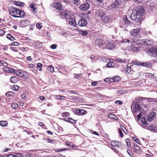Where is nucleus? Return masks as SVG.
Here are the masks:
<instances>
[{"mask_svg": "<svg viewBox=\"0 0 157 157\" xmlns=\"http://www.w3.org/2000/svg\"><path fill=\"white\" fill-rule=\"evenodd\" d=\"M7 37L8 39L12 41H13L15 40V38L10 34L7 35Z\"/></svg>", "mask_w": 157, "mask_h": 157, "instance_id": "c9c22d12", "label": "nucleus"}, {"mask_svg": "<svg viewBox=\"0 0 157 157\" xmlns=\"http://www.w3.org/2000/svg\"><path fill=\"white\" fill-rule=\"evenodd\" d=\"M57 45L56 44H52L51 46V48L53 49H55L56 48Z\"/></svg>", "mask_w": 157, "mask_h": 157, "instance_id": "338daca9", "label": "nucleus"}, {"mask_svg": "<svg viewBox=\"0 0 157 157\" xmlns=\"http://www.w3.org/2000/svg\"><path fill=\"white\" fill-rule=\"evenodd\" d=\"M145 99H147V98H143V97H139L137 98V101L140 103L141 101L143 100H144Z\"/></svg>", "mask_w": 157, "mask_h": 157, "instance_id": "09e8293b", "label": "nucleus"}, {"mask_svg": "<svg viewBox=\"0 0 157 157\" xmlns=\"http://www.w3.org/2000/svg\"><path fill=\"white\" fill-rule=\"evenodd\" d=\"M133 139L134 140L137 144H139V140L137 139L135 137H133Z\"/></svg>", "mask_w": 157, "mask_h": 157, "instance_id": "052dcab7", "label": "nucleus"}, {"mask_svg": "<svg viewBox=\"0 0 157 157\" xmlns=\"http://www.w3.org/2000/svg\"><path fill=\"white\" fill-rule=\"evenodd\" d=\"M97 13L98 15L100 17H102L104 16V13L102 10H98Z\"/></svg>", "mask_w": 157, "mask_h": 157, "instance_id": "c756f323", "label": "nucleus"}, {"mask_svg": "<svg viewBox=\"0 0 157 157\" xmlns=\"http://www.w3.org/2000/svg\"><path fill=\"white\" fill-rule=\"evenodd\" d=\"M143 78H147L152 77V75L150 73H144L142 72H140L139 74Z\"/></svg>", "mask_w": 157, "mask_h": 157, "instance_id": "dca6fc26", "label": "nucleus"}, {"mask_svg": "<svg viewBox=\"0 0 157 157\" xmlns=\"http://www.w3.org/2000/svg\"><path fill=\"white\" fill-rule=\"evenodd\" d=\"M8 65V64L6 62H2V66H3L5 67H6Z\"/></svg>", "mask_w": 157, "mask_h": 157, "instance_id": "e2e57ef3", "label": "nucleus"}, {"mask_svg": "<svg viewBox=\"0 0 157 157\" xmlns=\"http://www.w3.org/2000/svg\"><path fill=\"white\" fill-rule=\"evenodd\" d=\"M34 130L33 129H31L30 130H28L26 131L27 133L28 134L30 135L33 133Z\"/></svg>", "mask_w": 157, "mask_h": 157, "instance_id": "603ef678", "label": "nucleus"}, {"mask_svg": "<svg viewBox=\"0 0 157 157\" xmlns=\"http://www.w3.org/2000/svg\"><path fill=\"white\" fill-rule=\"evenodd\" d=\"M15 157H22V156L21 154L20 153H17L16 154V155L15 156Z\"/></svg>", "mask_w": 157, "mask_h": 157, "instance_id": "0e129e2a", "label": "nucleus"}, {"mask_svg": "<svg viewBox=\"0 0 157 157\" xmlns=\"http://www.w3.org/2000/svg\"><path fill=\"white\" fill-rule=\"evenodd\" d=\"M11 44L12 46H19L20 45V44L17 42H13Z\"/></svg>", "mask_w": 157, "mask_h": 157, "instance_id": "8fccbe9b", "label": "nucleus"}, {"mask_svg": "<svg viewBox=\"0 0 157 157\" xmlns=\"http://www.w3.org/2000/svg\"><path fill=\"white\" fill-rule=\"evenodd\" d=\"M95 46L98 50L100 48L103 49L105 48L111 50L114 47V43L112 41L108 42L106 44L104 41L98 39L95 41Z\"/></svg>", "mask_w": 157, "mask_h": 157, "instance_id": "f257e3e1", "label": "nucleus"}, {"mask_svg": "<svg viewBox=\"0 0 157 157\" xmlns=\"http://www.w3.org/2000/svg\"><path fill=\"white\" fill-rule=\"evenodd\" d=\"M139 16L138 13H137V11L135 10H133L132 13L131 15L130 18L131 19L135 20Z\"/></svg>", "mask_w": 157, "mask_h": 157, "instance_id": "9b49d317", "label": "nucleus"}, {"mask_svg": "<svg viewBox=\"0 0 157 157\" xmlns=\"http://www.w3.org/2000/svg\"><path fill=\"white\" fill-rule=\"evenodd\" d=\"M53 7L55 9L59 10H61L62 9V6L61 4L55 2L53 4Z\"/></svg>", "mask_w": 157, "mask_h": 157, "instance_id": "a211bd4d", "label": "nucleus"}, {"mask_svg": "<svg viewBox=\"0 0 157 157\" xmlns=\"http://www.w3.org/2000/svg\"><path fill=\"white\" fill-rule=\"evenodd\" d=\"M90 6V5L89 3L86 2L81 5L79 6V9L81 11H86L89 9Z\"/></svg>", "mask_w": 157, "mask_h": 157, "instance_id": "423d86ee", "label": "nucleus"}, {"mask_svg": "<svg viewBox=\"0 0 157 157\" xmlns=\"http://www.w3.org/2000/svg\"><path fill=\"white\" fill-rule=\"evenodd\" d=\"M148 129L151 131H157V126L156 125L150 126L148 127Z\"/></svg>", "mask_w": 157, "mask_h": 157, "instance_id": "393cba45", "label": "nucleus"}, {"mask_svg": "<svg viewBox=\"0 0 157 157\" xmlns=\"http://www.w3.org/2000/svg\"><path fill=\"white\" fill-rule=\"evenodd\" d=\"M114 65V63L113 62H110L107 63L105 66L107 67H110L113 66Z\"/></svg>", "mask_w": 157, "mask_h": 157, "instance_id": "4c0bfd02", "label": "nucleus"}, {"mask_svg": "<svg viewBox=\"0 0 157 157\" xmlns=\"http://www.w3.org/2000/svg\"><path fill=\"white\" fill-rule=\"evenodd\" d=\"M3 70L7 72H10L11 73H14L16 70L13 69L11 67H4L3 68Z\"/></svg>", "mask_w": 157, "mask_h": 157, "instance_id": "4468645a", "label": "nucleus"}, {"mask_svg": "<svg viewBox=\"0 0 157 157\" xmlns=\"http://www.w3.org/2000/svg\"><path fill=\"white\" fill-rule=\"evenodd\" d=\"M62 120L66 122H70V123L73 124H75L76 123L75 120L72 119L70 117H68L67 118H65Z\"/></svg>", "mask_w": 157, "mask_h": 157, "instance_id": "f3484780", "label": "nucleus"}, {"mask_svg": "<svg viewBox=\"0 0 157 157\" xmlns=\"http://www.w3.org/2000/svg\"><path fill=\"white\" fill-rule=\"evenodd\" d=\"M78 31L80 34L83 36H86L88 34V33L86 31L78 30Z\"/></svg>", "mask_w": 157, "mask_h": 157, "instance_id": "7c9ffc66", "label": "nucleus"}, {"mask_svg": "<svg viewBox=\"0 0 157 157\" xmlns=\"http://www.w3.org/2000/svg\"><path fill=\"white\" fill-rule=\"evenodd\" d=\"M14 74L24 78L29 77V75L26 72L21 70H16Z\"/></svg>", "mask_w": 157, "mask_h": 157, "instance_id": "20e7f679", "label": "nucleus"}, {"mask_svg": "<svg viewBox=\"0 0 157 157\" xmlns=\"http://www.w3.org/2000/svg\"><path fill=\"white\" fill-rule=\"evenodd\" d=\"M130 140L129 139H127L126 140V142L127 143V145L128 147L130 146V143L129 142Z\"/></svg>", "mask_w": 157, "mask_h": 157, "instance_id": "5fc2aeb1", "label": "nucleus"}, {"mask_svg": "<svg viewBox=\"0 0 157 157\" xmlns=\"http://www.w3.org/2000/svg\"><path fill=\"white\" fill-rule=\"evenodd\" d=\"M156 115V113L154 112L151 113L148 116V121H151L153 118Z\"/></svg>", "mask_w": 157, "mask_h": 157, "instance_id": "412c9836", "label": "nucleus"}, {"mask_svg": "<svg viewBox=\"0 0 157 157\" xmlns=\"http://www.w3.org/2000/svg\"><path fill=\"white\" fill-rule=\"evenodd\" d=\"M140 46L138 44H132L131 47V49L133 52H136L139 50Z\"/></svg>", "mask_w": 157, "mask_h": 157, "instance_id": "2eb2a0df", "label": "nucleus"}, {"mask_svg": "<svg viewBox=\"0 0 157 157\" xmlns=\"http://www.w3.org/2000/svg\"><path fill=\"white\" fill-rule=\"evenodd\" d=\"M140 30V29H133L130 31V34L131 35L135 36L139 34Z\"/></svg>", "mask_w": 157, "mask_h": 157, "instance_id": "9d476101", "label": "nucleus"}, {"mask_svg": "<svg viewBox=\"0 0 157 157\" xmlns=\"http://www.w3.org/2000/svg\"><path fill=\"white\" fill-rule=\"evenodd\" d=\"M71 15V13L67 10L61 12L60 13V16L62 18L70 19Z\"/></svg>", "mask_w": 157, "mask_h": 157, "instance_id": "39448f33", "label": "nucleus"}, {"mask_svg": "<svg viewBox=\"0 0 157 157\" xmlns=\"http://www.w3.org/2000/svg\"><path fill=\"white\" fill-rule=\"evenodd\" d=\"M148 51L150 52V55L152 59L153 62H157V48H149Z\"/></svg>", "mask_w": 157, "mask_h": 157, "instance_id": "7ed1b4c3", "label": "nucleus"}, {"mask_svg": "<svg viewBox=\"0 0 157 157\" xmlns=\"http://www.w3.org/2000/svg\"><path fill=\"white\" fill-rule=\"evenodd\" d=\"M69 19L68 24L72 27H76L77 25L75 19L71 18Z\"/></svg>", "mask_w": 157, "mask_h": 157, "instance_id": "ddd939ff", "label": "nucleus"}, {"mask_svg": "<svg viewBox=\"0 0 157 157\" xmlns=\"http://www.w3.org/2000/svg\"><path fill=\"white\" fill-rule=\"evenodd\" d=\"M34 66V65L33 64L30 63L28 65V67L29 68H32Z\"/></svg>", "mask_w": 157, "mask_h": 157, "instance_id": "680f3d73", "label": "nucleus"}, {"mask_svg": "<svg viewBox=\"0 0 157 157\" xmlns=\"http://www.w3.org/2000/svg\"><path fill=\"white\" fill-rule=\"evenodd\" d=\"M11 106L14 109L17 108L18 107V105L17 103H14L11 104Z\"/></svg>", "mask_w": 157, "mask_h": 157, "instance_id": "a18cd8bd", "label": "nucleus"}, {"mask_svg": "<svg viewBox=\"0 0 157 157\" xmlns=\"http://www.w3.org/2000/svg\"><path fill=\"white\" fill-rule=\"evenodd\" d=\"M47 141L48 142H49V143H50L52 144H54L56 143V141L55 140H54L53 139L51 140L49 138L47 139Z\"/></svg>", "mask_w": 157, "mask_h": 157, "instance_id": "37998d69", "label": "nucleus"}, {"mask_svg": "<svg viewBox=\"0 0 157 157\" xmlns=\"http://www.w3.org/2000/svg\"><path fill=\"white\" fill-rule=\"evenodd\" d=\"M76 113L79 115H82L87 113V112L86 111H85L84 110L79 109L76 111Z\"/></svg>", "mask_w": 157, "mask_h": 157, "instance_id": "4be33fe9", "label": "nucleus"}, {"mask_svg": "<svg viewBox=\"0 0 157 157\" xmlns=\"http://www.w3.org/2000/svg\"><path fill=\"white\" fill-rule=\"evenodd\" d=\"M14 3L16 5L18 6H23L24 5V3L19 1H15Z\"/></svg>", "mask_w": 157, "mask_h": 157, "instance_id": "2f4dec72", "label": "nucleus"}, {"mask_svg": "<svg viewBox=\"0 0 157 157\" xmlns=\"http://www.w3.org/2000/svg\"><path fill=\"white\" fill-rule=\"evenodd\" d=\"M87 24V21L85 18L81 19L78 22V25L80 27H84Z\"/></svg>", "mask_w": 157, "mask_h": 157, "instance_id": "1a4fd4ad", "label": "nucleus"}, {"mask_svg": "<svg viewBox=\"0 0 157 157\" xmlns=\"http://www.w3.org/2000/svg\"><path fill=\"white\" fill-rule=\"evenodd\" d=\"M42 67V64L40 63H37V69L39 71H41V67Z\"/></svg>", "mask_w": 157, "mask_h": 157, "instance_id": "49530a36", "label": "nucleus"}, {"mask_svg": "<svg viewBox=\"0 0 157 157\" xmlns=\"http://www.w3.org/2000/svg\"><path fill=\"white\" fill-rule=\"evenodd\" d=\"M110 19L109 17L107 16H105L102 19L103 21L106 23L109 22L110 21Z\"/></svg>", "mask_w": 157, "mask_h": 157, "instance_id": "a19ab883", "label": "nucleus"}, {"mask_svg": "<svg viewBox=\"0 0 157 157\" xmlns=\"http://www.w3.org/2000/svg\"><path fill=\"white\" fill-rule=\"evenodd\" d=\"M30 24L29 21L28 20H24L21 21L20 22V25L21 27H25Z\"/></svg>", "mask_w": 157, "mask_h": 157, "instance_id": "6ab92c4d", "label": "nucleus"}, {"mask_svg": "<svg viewBox=\"0 0 157 157\" xmlns=\"http://www.w3.org/2000/svg\"><path fill=\"white\" fill-rule=\"evenodd\" d=\"M36 6V4L34 3H31L29 6V7L33 9V11L35 13H36L37 12V10H36V8L35 7Z\"/></svg>", "mask_w": 157, "mask_h": 157, "instance_id": "a878e982", "label": "nucleus"}, {"mask_svg": "<svg viewBox=\"0 0 157 157\" xmlns=\"http://www.w3.org/2000/svg\"><path fill=\"white\" fill-rule=\"evenodd\" d=\"M38 124L39 126L42 127V128H45V125L42 122H39L38 123Z\"/></svg>", "mask_w": 157, "mask_h": 157, "instance_id": "3c124183", "label": "nucleus"}, {"mask_svg": "<svg viewBox=\"0 0 157 157\" xmlns=\"http://www.w3.org/2000/svg\"><path fill=\"white\" fill-rule=\"evenodd\" d=\"M119 142L116 141H113L111 142V145L116 147H119Z\"/></svg>", "mask_w": 157, "mask_h": 157, "instance_id": "c85d7f7f", "label": "nucleus"}, {"mask_svg": "<svg viewBox=\"0 0 157 157\" xmlns=\"http://www.w3.org/2000/svg\"><path fill=\"white\" fill-rule=\"evenodd\" d=\"M14 93L12 91H9L7 92L6 95L7 97L12 96Z\"/></svg>", "mask_w": 157, "mask_h": 157, "instance_id": "c03bdc74", "label": "nucleus"}, {"mask_svg": "<svg viewBox=\"0 0 157 157\" xmlns=\"http://www.w3.org/2000/svg\"><path fill=\"white\" fill-rule=\"evenodd\" d=\"M8 124V122L6 121H0V124L2 127L6 126Z\"/></svg>", "mask_w": 157, "mask_h": 157, "instance_id": "72a5a7b5", "label": "nucleus"}, {"mask_svg": "<svg viewBox=\"0 0 157 157\" xmlns=\"http://www.w3.org/2000/svg\"><path fill=\"white\" fill-rule=\"evenodd\" d=\"M10 14L15 17H23L25 15V12L20 9L15 8H11L9 10Z\"/></svg>", "mask_w": 157, "mask_h": 157, "instance_id": "f03ea898", "label": "nucleus"}, {"mask_svg": "<svg viewBox=\"0 0 157 157\" xmlns=\"http://www.w3.org/2000/svg\"><path fill=\"white\" fill-rule=\"evenodd\" d=\"M152 41L151 40H146L144 42V44L147 46L152 45Z\"/></svg>", "mask_w": 157, "mask_h": 157, "instance_id": "b1692460", "label": "nucleus"}, {"mask_svg": "<svg viewBox=\"0 0 157 157\" xmlns=\"http://www.w3.org/2000/svg\"><path fill=\"white\" fill-rule=\"evenodd\" d=\"M91 84L93 86H96L98 85V82L96 81L92 82L91 83Z\"/></svg>", "mask_w": 157, "mask_h": 157, "instance_id": "6e6d98bb", "label": "nucleus"}, {"mask_svg": "<svg viewBox=\"0 0 157 157\" xmlns=\"http://www.w3.org/2000/svg\"><path fill=\"white\" fill-rule=\"evenodd\" d=\"M128 153L131 157L133 156V153L130 150H128L127 151Z\"/></svg>", "mask_w": 157, "mask_h": 157, "instance_id": "4d7b16f0", "label": "nucleus"}, {"mask_svg": "<svg viewBox=\"0 0 157 157\" xmlns=\"http://www.w3.org/2000/svg\"><path fill=\"white\" fill-rule=\"evenodd\" d=\"M17 81V79L16 77H12L10 78L11 82L13 83H16Z\"/></svg>", "mask_w": 157, "mask_h": 157, "instance_id": "473e14b6", "label": "nucleus"}, {"mask_svg": "<svg viewBox=\"0 0 157 157\" xmlns=\"http://www.w3.org/2000/svg\"><path fill=\"white\" fill-rule=\"evenodd\" d=\"M133 63L134 64H136L142 66L147 67L148 64L147 63L140 62L138 61H134L133 62Z\"/></svg>", "mask_w": 157, "mask_h": 157, "instance_id": "aec40b11", "label": "nucleus"}, {"mask_svg": "<svg viewBox=\"0 0 157 157\" xmlns=\"http://www.w3.org/2000/svg\"><path fill=\"white\" fill-rule=\"evenodd\" d=\"M115 62H120L121 63H125L126 60L125 59H122L121 58H118L117 59H116L115 61Z\"/></svg>", "mask_w": 157, "mask_h": 157, "instance_id": "ea45409f", "label": "nucleus"}, {"mask_svg": "<svg viewBox=\"0 0 157 157\" xmlns=\"http://www.w3.org/2000/svg\"><path fill=\"white\" fill-rule=\"evenodd\" d=\"M48 70L50 72L52 73L54 71V68L52 66H49L47 67Z\"/></svg>", "mask_w": 157, "mask_h": 157, "instance_id": "e433bc0d", "label": "nucleus"}, {"mask_svg": "<svg viewBox=\"0 0 157 157\" xmlns=\"http://www.w3.org/2000/svg\"><path fill=\"white\" fill-rule=\"evenodd\" d=\"M54 97L56 99L63 100L65 99V97L62 95H54Z\"/></svg>", "mask_w": 157, "mask_h": 157, "instance_id": "bb28decb", "label": "nucleus"}, {"mask_svg": "<svg viewBox=\"0 0 157 157\" xmlns=\"http://www.w3.org/2000/svg\"><path fill=\"white\" fill-rule=\"evenodd\" d=\"M120 79V77L117 76L110 79V82H117Z\"/></svg>", "mask_w": 157, "mask_h": 157, "instance_id": "5701e85b", "label": "nucleus"}, {"mask_svg": "<svg viewBox=\"0 0 157 157\" xmlns=\"http://www.w3.org/2000/svg\"><path fill=\"white\" fill-rule=\"evenodd\" d=\"M121 42V43H129L130 42V40L128 39H124L123 40L121 41H120Z\"/></svg>", "mask_w": 157, "mask_h": 157, "instance_id": "de8ad7c7", "label": "nucleus"}, {"mask_svg": "<svg viewBox=\"0 0 157 157\" xmlns=\"http://www.w3.org/2000/svg\"><path fill=\"white\" fill-rule=\"evenodd\" d=\"M118 132H119V133L120 134V136L121 137H123V133L122 132V131L120 128L118 129Z\"/></svg>", "mask_w": 157, "mask_h": 157, "instance_id": "bf43d9fd", "label": "nucleus"}, {"mask_svg": "<svg viewBox=\"0 0 157 157\" xmlns=\"http://www.w3.org/2000/svg\"><path fill=\"white\" fill-rule=\"evenodd\" d=\"M115 117V115L113 114H110L109 115V117L110 118H114Z\"/></svg>", "mask_w": 157, "mask_h": 157, "instance_id": "69168bd1", "label": "nucleus"}, {"mask_svg": "<svg viewBox=\"0 0 157 157\" xmlns=\"http://www.w3.org/2000/svg\"><path fill=\"white\" fill-rule=\"evenodd\" d=\"M36 27L38 29H41L42 28L41 25L40 23H38L36 24Z\"/></svg>", "mask_w": 157, "mask_h": 157, "instance_id": "864d4df0", "label": "nucleus"}, {"mask_svg": "<svg viewBox=\"0 0 157 157\" xmlns=\"http://www.w3.org/2000/svg\"><path fill=\"white\" fill-rule=\"evenodd\" d=\"M19 89V87L18 86L16 85H14L12 87V90L14 91H17Z\"/></svg>", "mask_w": 157, "mask_h": 157, "instance_id": "79ce46f5", "label": "nucleus"}, {"mask_svg": "<svg viewBox=\"0 0 157 157\" xmlns=\"http://www.w3.org/2000/svg\"><path fill=\"white\" fill-rule=\"evenodd\" d=\"M135 10L137 11V13L139 16L143 15L144 13V9L141 7H138L137 9Z\"/></svg>", "mask_w": 157, "mask_h": 157, "instance_id": "f8f14e48", "label": "nucleus"}, {"mask_svg": "<svg viewBox=\"0 0 157 157\" xmlns=\"http://www.w3.org/2000/svg\"><path fill=\"white\" fill-rule=\"evenodd\" d=\"M123 22H124L126 25H127V26L131 24L130 22L128 20L126 15H124L123 16V20L120 22V26L122 28H124V25L122 24Z\"/></svg>", "mask_w": 157, "mask_h": 157, "instance_id": "0eeeda50", "label": "nucleus"}, {"mask_svg": "<svg viewBox=\"0 0 157 157\" xmlns=\"http://www.w3.org/2000/svg\"><path fill=\"white\" fill-rule=\"evenodd\" d=\"M121 3V2L120 0H116L115 2V5H113V7H116L117 6L120 5Z\"/></svg>", "mask_w": 157, "mask_h": 157, "instance_id": "58836bf2", "label": "nucleus"}, {"mask_svg": "<svg viewBox=\"0 0 157 157\" xmlns=\"http://www.w3.org/2000/svg\"><path fill=\"white\" fill-rule=\"evenodd\" d=\"M61 115L62 117H65L69 116L70 114L68 112H64L62 113Z\"/></svg>", "mask_w": 157, "mask_h": 157, "instance_id": "f704fd0d", "label": "nucleus"}, {"mask_svg": "<svg viewBox=\"0 0 157 157\" xmlns=\"http://www.w3.org/2000/svg\"><path fill=\"white\" fill-rule=\"evenodd\" d=\"M131 107L132 111L135 113L140 110L141 108L140 105L137 103L135 104L133 106H131Z\"/></svg>", "mask_w": 157, "mask_h": 157, "instance_id": "6e6552de", "label": "nucleus"}, {"mask_svg": "<svg viewBox=\"0 0 157 157\" xmlns=\"http://www.w3.org/2000/svg\"><path fill=\"white\" fill-rule=\"evenodd\" d=\"M126 69V71L127 73H129L131 71V69L130 67H127Z\"/></svg>", "mask_w": 157, "mask_h": 157, "instance_id": "774afa93", "label": "nucleus"}, {"mask_svg": "<svg viewBox=\"0 0 157 157\" xmlns=\"http://www.w3.org/2000/svg\"><path fill=\"white\" fill-rule=\"evenodd\" d=\"M134 147L135 149V151L137 153H139L140 151V147L136 144H135Z\"/></svg>", "mask_w": 157, "mask_h": 157, "instance_id": "cd10ccee", "label": "nucleus"}, {"mask_svg": "<svg viewBox=\"0 0 157 157\" xmlns=\"http://www.w3.org/2000/svg\"><path fill=\"white\" fill-rule=\"evenodd\" d=\"M73 3L74 4H79L80 2L79 0H73Z\"/></svg>", "mask_w": 157, "mask_h": 157, "instance_id": "13d9d810", "label": "nucleus"}]
</instances>
